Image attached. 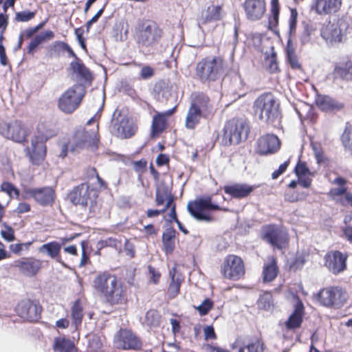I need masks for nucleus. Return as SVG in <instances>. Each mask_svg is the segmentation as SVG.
<instances>
[{
    "label": "nucleus",
    "mask_w": 352,
    "mask_h": 352,
    "mask_svg": "<svg viewBox=\"0 0 352 352\" xmlns=\"http://www.w3.org/2000/svg\"><path fill=\"white\" fill-rule=\"evenodd\" d=\"M94 285L111 304L121 303L125 300V290L115 276L100 274L95 278Z\"/></svg>",
    "instance_id": "1"
},
{
    "label": "nucleus",
    "mask_w": 352,
    "mask_h": 352,
    "mask_svg": "<svg viewBox=\"0 0 352 352\" xmlns=\"http://www.w3.org/2000/svg\"><path fill=\"white\" fill-rule=\"evenodd\" d=\"M253 107L255 114L263 122L274 124L280 120L279 103L270 93L258 97Z\"/></svg>",
    "instance_id": "2"
},
{
    "label": "nucleus",
    "mask_w": 352,
    "mask_h": 352,
    "mask_svg": "<svg viewBox=\"0 0 352 352\" xmlns=\"http://www.w3.org/2000/svg\"><path fill=\"white\" fill-rule=\"evenodd\" d=\"M223 72V61L219 57L206 58L196 66V75L203 82L217 80Z\"/></svg>",
    "instance_id": "3"
},
{
    "label": "nucleus",
    "mask_w": 352,
    "mask_h": 352,
    "mask_svg": "<svg viewBox=\"0 0 352 352\" xmlns=\"http://www.w3.org/2000/svg\"><path fill=\"white\" fill-rule=\"evenodd\" d=\"M86 93L85 87L76 84L68 88L59 97L58 108L62 112L70 114L77 109Z\"/></svg>",
    "instance_id": "4"
},
{
    "label": "nucleus",
    "mask_w": 352,
    "mask_h": 352,
    "mask_svg": "<svg viewBox=\"0 0 352 352\" xmlns=\"http://www.w3.org/2000/svg\"><path fill=\"white\" fill-rule=\"evenodd\" d=\"M162 31L153 21L145 20L140 22L135 29L137 42L143 46L150 47L156 44L161 38Z\"/></svg>",
    "instance_id": "5"
},
{
    "label": "nucleus",
    "mask_w": 352,
    "mask_h": 352,
    "mask_svg": "<svg viewBox=\"0 0 352 352\" xmlns=\"http://www.w3.org/2000/svg\"><path fill=\"white\" fill-rule=\"evenodd\" d=\"M30 133V127L21 120H15L0 124V134L16 143L25 142Z\"/></svg>",
    "instance_id": "6"
},
{
    "label": "nucleus",
    "mask_w": 352,
    "mask_h": 352,
    "mask_svg": "<svg viewBox=\"0 0 352 352\" xmlns=\"http://www.w3.org/2000/svg\"><path fill=\"white\" fill-rule=\"evenodd\" d=\"M248 126L242 119H233L228 121L224 128L223 141L226 144H237L246 140Z\"/></svg>",
    "instance_id": "7"
},
{
    "label": "nucleus",
    "mask_w": 352,
    "mask_h": 352,
    "mask_svg": "<svg viewBox=\"0 0 352 352\" xmlns=\"http://www.w3.org/2000/svg\"><path fill=\"white\" fill-rule=\"evenodd\" d=\"M136 128L132 120L120 111H116L111 121V132L121 139L131 138L135 133Z\"/></svg>",
    "instance_id": "8"
},
{
    "label": "nucleus",
    "mask_w": 352,
    "mask_h": 352,
    "mask_svg": "<svg viewBox=\"0 0 352 352\" xmlns=\"http://www.w3.org/2000/svg\"><path fill=\"white\" fill-rule=\"evenodd\" d=\"M314 299L324 307H340L346 300V294L337 287H327L316 294Z\"/></svg>",
    "instance_id": "9"
},
{
    "label": "nucleus",
    "mask_w": 352,
    "mask_h": 352,
    "mask_svg": "<svg viewBox=\"0 0 352 352\" xmlns=\"http://www.w3.org/2000/svg\"><path fill=\"white\" fill-rule=\"evenodd\" d=\"M187 208L190 214L197 220L210 222L211 217L207 213L208 210H219L217 205L213 204L210 197L197 199L188 204Z\"/></svg>",
    "instance_id": "10"
},
{
    "label": "nucleus",
    "mask_w": 352,
    "mask_h": 352,
    "mask_svg": "<svg viewBox=\"0 0 352 352\" xmlns=\"http://www.w3.org/2000/svg\"><path fill=\"white\" fill-rule=\"evenodd\" d=\"M47 138L43 134L34 135L30 146L25 148L26 155L33 164L39 165L45 160L47 153L45 141Z\"/></svg>",
    "instance_id": "11"
},
{
    "label": "nucleus",
    "mask_w": 352,
    "mask_h": 352,
    "mask_svg": "<svg viewBox=\"0 0 352 352\" xmlns=\"http://www.w3.org/2000/svg\"><path fill=\"white\" fill-rule=\"evenodd\" d=\"M221 271L225 278L237 280L245 274L243 261L239 256L230 254L224 258Z\"/></svg>",
    "instance_id": "12"
},
{
    "label": "nucleus",
    "mask_w": 352,
    "mask_h": 352,
    "mask_svg": "<svg viewBox=\"0 0 352 352\" xmlns=\"http://www.w3.org/2000/svg\"><path fill=\"white\" fill-rule=\"evenodd\" d=\"M346 28V24L344 20L334 19L323 27L321 36L327 43L334 45L342 41Z\"/></svg>",
    "instance_id": "13"
},
{
    "label": "nucleus",
    "mask_w": 352,
    "mask_h": 352,
    "mask_svg": "<svg viewBox=\"0 0 352 352\" xmlns=\"http://www.w3.org/2000/svg\"><path fill=\"white\" fill-rule=\"evenodd\" d=\"M95 118H91L87 122L85 128L78 129L74 135V141L76 147H88L94 146L98 141V125L89 129L92 123H94Z\"/></svg>",
    "instance_id": "14"
},
{
    "label": "nucleus",
    "mask_w": 352,
    "mask_h": 352,
    "mask_svg": "<svg viewBox=\"0 0 352 352\" xmlns=\"http://www.w3.org/2000/svg\"><path fill=\"white\" fill-rule=\"evenodd\" d=\"M263 239L272 246L282 249L287 243L286 232L275 225H267L261 230Z\"/></svg>",
    "instance_id": "15"
},
{
    "label": "nucleus",
    "mask_w": 352,
    "mask_h": 352,
    "mask_svg": "<svg viewBox=\"0 0 352 352\" xmlns=\"http://www.w3.org/2000/svg\"><path fill=\"white\" fill-rule=\"evenodd\" d=\"M114 344L121 350H135L141 349L142 342L131 330L121 329L114 338Z\"/></svg>",
    "instance_id": "16"
},
{
    "label": "nucleus",
    "mask_w": 352,
    "mask_h": 352,
    "mask_svg": "<svg viewBox=\"0 0 352 352\" xmlns=\"http://www.w3.org/2000/svg\"><path fill=\"white\" fill-rule=\"evenodd\" d=\"M95 192L87 184H82L75 187L69 194L70 201L82 207L92 204Z\"/></svg>",
    "instance_id": "17"
},
{
    "label": "nucleus",
    "mask_w": 352,
    "mask_h": 352,
    "mask_svg": "<svg viewBox=\"0 0 352 352\" xmlns=\"http://www.w3.org/2000/svg\"><path fill=\"white\" fill-rule=\"evenodd\" d=\"M324 266L333 274H338L346 267L347 255L339 251H330L324 256Z\"/></svg>",
    "instance_id": "18"
},
{
    "label": "nucleus",
    "mask_w": 352,
    "mask_h": 352,
    "mask_svg": "<svg viewBox=\"0 0 352 352\" xmlns=\"http://www.w3.org/2000/svg\"><path fill=\"white\" fill-rule=\"evenodd\" d=\"M41 307L34 301L30 300H22L17 306V313L19 316L28 321H36L40 318Z\"/></svg>",
    "instance_id": "19"
},
{
    "label": "nucleus",
    "mask_w": 352,
    "mask_h": 352,
    "mask_svg": "<svg viewBox=\"0 0 352 352\" xmlns=\"http://www.w3.org/2000/svg\"><path fill=\"white\" fill-rule=\"evenodd\" d=\"M14 265L23 275L32 277L40 270L41 261L32 257L23 258L14 261Z\"/></svg>",
    "instance_id": "20"
},
{
    "label": "nucleus",
    "mask_w": 352,
    "mask_h": 352,
    "mask_svg": "<svg viewBox=\"0 0 352 352\" xmlns=\"http://www.w3.org/2000/svg\"><path fill=\"white\" fill-rule=\"evenodd\" d=\"M280 148L277 136L267 134L261 137L257 142L256 151L261 155H267L276 152Z\"/></svg>",
    "instance_id": "21"
},
{
    "label": "nucleus",
    "mask_w": 352,
    "mask_h": 352,
    "mask_svg": "<svg viewBox=\"0 0 352 352\" xmlns=\"http://www.w3.org/2000/svg\"><path fill=\"white\" fill-rule=\"evenodd\" d=\"M232 349L238 352H262L264 350L263 342L258 339L250 340L239 337L232 344Z\"/></svg>",
    "instance_id": "22"
},
{
    "label": "nucleus",
    "mask_w": 352,
    "mask_h": 352,
    "mask_svg": "<svg viewBox=\"0 0 352 352\" xmlns=\"http://www.w3.org/2000/svg\"><path fill=\"white\" fill-rule=\"evenodd\" d=\"M243 8L249 20H259L265 12V2L264 0H245Z\"/></svg>",
    "instance_id": "23"
},
{
    "label": "nucleus",
    "mask_w": 352,
    "mask_h": 352,
    "mask_svg": "<svg viewBox=\"0 0 352 352\" xmlns=\"http://www.w3.org/2000/svg\"><path fill=\"white\" fill-rule=\"evenodd\" d=\"M342 5V0H313L311 10L318 14L326 15L338 12Z\"/></svg>",
    "instance_id": "24"
},
{
    "label": "nucleus",
    "mask_w": 352,
    "mask_h": 352,
    "mask_svg": "<svg viewBox=\"0 0 352 352\" xmlns=\"http://www.w3.org/2000/svg\"><path fill=\"white\" fill-rule=\"evenodd\" d=\"M190 105L199 109V111L204 113V118H210L213 114L214 109L210 98L203 93L193 94Z\"/></svg>",
    "instance_id": "25"
},
{
    "label": "nucleus",
    "mask_w": 352,
    "mask_h": 352,
    "mask_svg": "<svg viewBox=\"0 0 352 352\" xmlns=\"http://www.w3.org/2000/svg\"><path fill=\"white\" fill-rule=\"evenodd\" d=\"M28 192L35 201L41 206L52 205L54 201L55 192L51 187L30 189Z\"/></svg>",
    "instance_id": "26"
},
{
    "label": "nucleus",
    "mask_w": 352,
    "mask_h": 352,
    "mask_svg": "<svg viewBox=\"0 0 352 352\" xmlns=\"http://www.w3.org/2000/svg\"><path fill=\"white\" fill-rule=\"evenodd\" d=\"M252 186L246 184H234L224 187V191L234 198L241 199L248 196L253 190Z\"/></svg>",
    "instance_id": "27"
},
{
    "label": "nucleus",
    "mask_w": 352,
    "mask_h": 352,
    "mask_svg": "<svg viewBox=\"0 0 352 352\" xmlns=\"http://www.w3.org/2000/svg\"><path fill=\"white\" fill-rule=\"evenodd\" d=\"M304 306L301 301L298 300L295 305L294 311L285 322V326L288 329L298 328L302 321Z\"/></svg>",
    "instance_id": "28"
},
{
    "label": "nucleus",
    "mask_w": 352,
    "mask_h": 352,
    "mask_svg": "<svg viewBox=\"0 0 352 352\" xmlns=\"http://www.w3.org/2000/svg\"><path fill=\"white\" fill-rule=\"evenodd\" d=\"M176 107L169 109L164 113H158L153 117L152 123V133L153 135L158 134L163 131L166 128V118L170 116L175 111Z\"/></svg>",
    "instance_id": "29"
},
{
    "label": "nucleus",
    "mask_w": 352,
    "mask_h": 352,
    "mask_svg": "<svg viewBox=\"0 0 352 352\" xmlns=\"http://www.w3.org/2000/svg\"><path fill=\"white\" fill-rule=\"evenodd\" d=\"M169 274L171 278V282L168 292L171 298H174L179 292L181 284L184 281V278L182 274L177 272L176 266H174L170 270Z\"/></svg>",
    "instance_id": "30"
},
{
    "label": "nucleus",
    "mask_w": 352,
    "mask_h": 352,
    "mask_svg": "<svg viewBox=\"0 0 352 352\" xmlns=\"http://www.w3.org/2000/svg\"><path fill=\"white\" fill-rule=\"evenodd\" d=\"M316 104L321 110L325 111L342 108V104L337 102L331 97L324 95H318L316 99Z\"/></svg>",
    "instance_id": "31"
},
{
    "label": "nucleus",
    "mask_w": 352,
    "mask_h": 352,
    "mask_svg": "<svg viewBox=\"0 0 352 352\" xmlns=\"http://www.w3.org/2000/svg\"><path fill=\"white\" fill-rule=\"evenodd\" d=\"M60 250L61 245L58 242L53 241L42 245L38 248V252L42 254H45L50 258L60 262Z\"/></svg>",
    "instance_id": "32"
},
{
    "label": "nucleus",
    "mask_w": 352,
    "mask_h": 352,
    "mask_svg": "<svg viewBox=\"0 0 352 352\" xmlns=\"http://www.w3.org/2000/svg\"><path fill=\"white\" fill-rule=\"evenodd\" d=\"M54 37V34L52 30H47L36 35L32 38L28 45V52L29 54H33L40 44L47 41H50Z\"/></svg>",
    "instance_id": "33"
},
{
    "label": "nucleus",
    "mask_w": 352,
    "mask_h": 352,
    "mask_svg": "<svg viewBox=\"0 0 352 352\" xmlns=\"http://www.w3.org/2000/svg\"><path fill=\"white\" fill-rule=\"evenodd\" d=\"M204 113L199 111V109L190 106L186 117L185 126L187 129H193L199 123Z\"/></svg>",
    "instance_id": "34"
},
{
    "label": "nucleus",
    "mask_w": 352,
    "mask_h": 352,
    "mask_svg": "<svg viewBox=\"0 0 352 352\" xmlns=\"http://www.w3.org/2000/svg\"><path fill=\"white\" fill-rule=\"evenodd\" d=\"M278 274V267L276 261L274 257H270L267 263L263 267V280L264 282L272 281Z\"/></svg>",
    "instance_id": "35"
},
{
    "label": "nucleus",
    "mask_w": 352,
    "mask_h": 352,
    "mask_svg": "<svg viewBox=\"0 0 352 352\" xmlns=\"http://www.w3.org/2000/svg\"><path fill=\"white\" fill-rule=\"evenodd\" d=\"M164 250L166 254H170L175 249V230L173 228L166 229L162 235Z\"/></svg>",
    "instance_id": "36"
},
{
    "label": "nucleus",
    "mask_w": 352,
    "mask_h": 352,
    "mask_svg": "<svg viewBox=\"0 0 352 352\" xmlns=\"http://www.w3.org/2000/svg\"><path fill=\"white\" fill-rule=\"evenodd\" d=\"M53 349L56 352H73L75 345L72 340L60 336L54 339Z\"/></svg>",
    "instance_id": "37"
},
{
    "label": "nucleus",
    "mask_w": 352,
    "mask_h": 352,
    "mask_svg": "<svg viewBox=\"0 0 352 352\" xmlns=\"http://www.w3.org/2000/svg\"><path fill=\"white\" fill-rule=\"evenodd\" d=\"M155 201L157 205H163L165 201L166 204L164 208L166 210L171 206L173 203V197L167 187H158L156 191Z\"/></svg>",
    "instance_id": "38"
},
{
    "label": "nucleus",
    "mask_w": 352,
    "mask_h": 352,
    "mask_svg": "<svg viewBox=\"0 0 352 352\" xmlns=\"http://www.w3.org/2000/svg\"><path fill=\"white\" fill-rule=\"evenodd\" d=\"M285 54L287 62L289 65L290 67L293 69H300L301 68V64L295 53V49L290 39L287 41V45L285 48Z\"/></svg>",
    "instance_id": "39"
},
{
    "label": "nucleus",
    "mask_w": 352,
    "mask_h": 352,
    "mask_svg": "<svg viewBox=\"0 0 352 352\" xmlns=\"http://www.w3.org/2000/svg\"><path fill=\"white\" fill-rule=\"evenodd\" d=\"M223 10L221 6L211 5L208 7L202 17L206 22L219 21L223 17Z\"/></svg>",
    "instance_id": "40"
},
{
    "label": "nucleus",
    "mask_w": 352,
    "mask_h": 352,
    "mask_svg": "<svg viewBox=\"0 0 352 352\" xmlns=\"http://www.w3.org/2000/svg\"><path fill=\"white\" fill-rule=\"evenodd\" d=\"M71 317L72 324L77 328L81 324L83 318V307L80 300H76L72 307Z\"/></svg>",
    "instance_id": "41"
},
{
    "label": "nucleus",
    "mask_w": 352,
    "mask_h": 352,
    "mask_svg": "<svg viewBox=\"0 0 352 352\" xmlns=\"http://www.w3.org/2000/svg\"><path fill=\"white\" fill-rule=\"evenodd\" d=\"M74 73L78 75L81 79L89 81L91 79V74L89 70L81 63L76 60L70 64Z\"/></svg>",
    "instance_id": "42"
},
{
    "label": "nucleus",
    "mask_w": 352,
    "mask_h": 352,
    "mask_svg": "<svg viewBox=\"0 0 352 352\" xmlns=\"http://www.w3.org/2000/svg\"><path fill=\"white\" fill-rule=\"evenodd\" d=\"M258 306L260 309L266 311L272 310L274 307L272 294L269 292H265L262 294L258 300Z\"/></svg>",
    "instance_id": "43"
},
{
    "label": "nucleus",
    "mask_w": 352,
    "mask_h": 352,
    "mask_svg": "<svg viewBox=\"0 0 352 352\" xmlns=\"http://www.w3.org/2000/svg\"><path fill=\"white\" fill-rule=\"evenodd\" d=\"M341 141L346 149L352 151V125L346 126L341 136Z\"/></svg>",
    "instance_id": "44"
},
{
    "label": "nucleus",
    "mask_w": 352,
    "mask_h": 352,
    "mask_svg": "<svg viewBox=\"0 0 352 352\" xmlns=\"http://www.w3.org/2000/svg\"><path fill=\"white\" fill-rule=\"evenodd\" d=\"M160 316L157 311L150 310L146 314L144 323L147 326H157L160 323Z\"/></svg>",
    "instance_id": "45"
},
{
    "label": "nucleus",
    "mask_w": 352,
    "mask_h": 352,
    "mask_svg": "<svg viewBox=\"0 0 352 352\" xmlns=\"http://www.w3.org/2000/svg\"><path fill=\"white\" fill-rule=\"evenodd\" d=\"M1 191L6 193L10 199L18 198L19 196V190L10 182H3L1 186Z\"/></svg>",
    "instance_id": "46"
},
{
    "label": "nucleus",
    "mask_w": 352,
    "mask_h": 352,
    "mask_svg": "<svg viewBox=\"0 0 352 352\" xmlns=\"http://www.w3.org/2000/svg\"><path fill=\"white\" fill-rule=\"evenodd\" d=\"M271 16L269 19L270 25L275 26L278 24L279 8L278 0H272L271 2Z\"/></svg>",
    "instance_id": "47"
},
{
    "label": "nucleus",
    "mask_w": 352,
    "mask_h": 352,
    "mask_svg": "<svg viewBox=\"0 0 352 352\" xmlns=\"http://www.w3.org/2000/svg\"><path fill=\"white\" fill-rule=\"evenodd\" d=\"M266 64L270 72L274 73L278 71V65L276 60V54L273 47L272 48L271 55L266 58Z\"/></svg>",
    "instance_id": "48"
},
{
    "label": "nucleus",
    "mask_w": 352,
    "mask_h": 352,
    "mask_svg": "<svg viewBox=\"0 0 352 352\" xmlns=\"http://www.w3.org/2000/svg\"><path fill=\"white\" fill-rule=\"evenodd\" d=\"M213 302L210 299H205L202 303L198 306H194V308L197 310L201 316L206 315L212 309Z\"/></svg>",
    "instance_id": "49"
},
{
    "label": "nucleus",
    "mask_w": 352,
    "mask_h": 352,
    "mask_svg": "<svg viewBox=\"0 0 352 352\" xmlns=\"http://www.w3.org/2000/svg\"><path fill=\"white\" fill-rule=\"evenodd\" d=\"M346 227L344 229V234L348 240L352 241V213H350L344 217Z\"/></svg>",
    "instance_id": "50"
},
{
    "label": "nucleus",
    "mask_w": 352,
    "mask_h": 352,
    "mask_svg": "<svg viewBox=\"0 0 352 352\" xmlns=\"http://www.w3.org/2000/svg\"><path fill=\"white\" fill-rule=\"evenodd\" d=\"M335 73L341 78H346L349 74L352 73V65L349 63L344 66H338L335 68Z\"/></svg>",
    "instance_id": "51"
},
{
    "label": "nucleus",
    "mask_w": 352,
    "mask_h": 352,
    "mask_svg": "<svg viewBox=\"0 0 352 352\" xmlns=\"http://www.w3.org/2000/svg\"><path fill=\"white\" fill-rule=\"evenodd\" d=\"M35 12L24 10L22 12H17L16 14L15 19L17 21L27 22L32 19L35 16Z\"/></svg>",
    "instance_id": "52"
},
{
    "label": "nucleus",
    "mask_w": 352,
    "mask_h": 352,
    "mask_svg": "<svg viewBox=\"0 0 352 352\" xmlns=\"http://www.w3.org/2000/svg\"><path fill=\"white\" fill-rule=\"evenodd\" d=\"M311 146L317 162L318 164H325L327 160L322 150L316 144H311Z\"/></svg>",
    "instance_id": "53"
},
{
    "label": "nucleus",
    "mask_w": 352,
    "mask_h": 352,
    "mask_svg": "<svg viewBox=\"0 0 352 352\" xmlns=\"http://www.w3.org/2000/svg\"><path fill=\"white\" fill-rule=\"evenodd\" d=\"M50 47L52 54L59 55L61 52L65 51V47H67V43L63 41H56Z\"/></svg>",
    "instance_id": "54"
},
{
    "label": "nucleus",
    "mask_w": 352,
    "mask_h": 352,
    "mask_svg": "<svg viewBox=\"0 0 352 352\" xmlns=\"http://www.w3.org/2000/svg\"><path fill=\"white\" fill-rule=\"evenodd\" d=\"M1 236L7 241H12L14 240V230L8 226H5V230L1 232Z\"/></svg>",
    "instance_id": "55"
},
{
    "label": "nucleus",
    "mask_w": 352,
    "mask_h": 352,
    "mask_svg": "<svg viewBox=\"0 0 352 352\" xmlns=\"http://www.w3.org/2000/svg\"><path fill=\"white\" fill-rule=\"evenodd\" d=\"M295 171L298 177L305 176L311 174L309 170L304 163L298 164L296 166Z\"/></svg>",
    "instance_id": "56"
},
{
    "label": "nucleus",
    "mask_w": 352,
    "mask_h": 352,
    "mask_svg": "<svg viewBox=\"0 0 352 352\" xmlns=\"http://www.w3.org/2000/svg\"><path fill=\"white\" fill-rule=\"evenodd\" d=\"M289 165V161H286L284 163L281 164L278 168L274 170L272 174V178L273 179H277L280 175H282L287 169Z\"/></svg>",
    "instance_id": "57"
},
{
    "label": "nucleus",
    "mask_w": 352,
    "mask_h": 352,
    "mask_svg": "<svg viewBox=\"0 0 352 352\" xmlns=\"http://www.w3.org/2000/svg\"><path fill=\"white\" fill-rule=\"evenodd\" d=\"M154 74V70L149 66H144L140 71V76L142 79L151 78Z\"/></svg>",
    "instance_id": "58"
},
{
    "label": "nucleus",
    "mask_w": 352,
    "mask_h": 352,
    "mask_svg": "<svg viewBox=\"0 0 352 352\" xmlns=\"http://www.w3.org/2000/svg\"><path fill=\"white\" fill-rule=\"evenodd\" d=\"M300 199H302V197L292 190H288L285 194V199L289 202H295Z\"/></svg>",
    "instance_id": "59"
},
{
    "label": "nucleus",
    "mask_w": 352,
    "mask_h": 352,
    "mask_svg": "<svg viewBox=\"0 0 352 352\" xmlns=\"http://www.w3.org/2000/svg\"><path fill=\"white\" fill-rule=\"evenodd\" d=\"M204 337L206 340L215 339L216 334L212 326H206L204 328Z\"/></svg>",
    "instance_id": "60"
},
{
    "label": "nucleus",
    "mask_w": 352,
    "mask_h": 352,
    "mask_svg": "<svg viewBox=\"0 0 352 352\" xmlns=\"http://www.w3.org/2000/svg\"><path fill=\"white\" fill-rule=\"evenodd\" d=\"M104 6L100 10H99L97 13L89 20L87 22L86 27L87 30L91 28V26L97 22L98 19L101 16L104 12Z\"/></svg>",
    "instance_id": "61"
},
{
    "label": "nucleus",
    "mask_w": 352,
    "mask_h": 352,
    "mask_svg": "<svg viewBox=\"0 0 352 352\" xmlns=\"http://www.w3.org/2000/svg\"><path fill=\"white\" fill-rule=\"evenodd\" d=\"M30 210V206L25 202L19 203L18 204L17 208L15 210V211L19 214L28 212Z\"/></svg>",
    "instance_id": "62"
},
{
    "label": "nucleus",
    "mask_w": 352,
    "mask_h": 352,
    "mask_svg": "<svg viewBox=\"0 0 352 352\" xmlns=\"http://www.w3.org/2000/svg\"><path fill=\"white\" fill-rule=\"evenodd\" d=\"M148 272L151 276L153 283L155 284L157 283L161 276L160 273L156 271L155 268L151 266H148Z\"/></svg>",
    "instance_id": "63"
},
{
    "label": "nucleus",
    "mask_w": 352,
    "mask_h": 352,
    "mask_svg": "<svg viewBox=\"0 0 352 352\" xmlns=\"http://www.w3.org/2000/svg\"><path fill=\"white\" fill-rule=\"evenodd\" d=\"M346 192V188L345 186H338V188H332L330 193L332 196L342 195Z\"/></svg>",
    "instance_id": "64"
}]
</instances>
